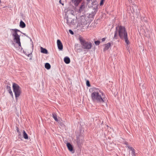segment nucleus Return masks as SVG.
I'll use <instances>...</instances> for the list:
<instances>
[{"label":"nucleus","instance_id":"nucleus-10","mask_svg":"<svg viewBox=\"0 0 156 156\" xmlns=\"http://www.w3.org/2000/svg\"><path fill=\"white\" fill-rule=\"evenodd\" d=\"M66 145L69 150L72 152V153H74L73 148L72 145L69 143H67L66 144Z\"/></svg>","mask_w":156,"mask_h":156},{"label":"nucleus","instance_id":"nucleus-25","mask_svg":"<svg viewBox=\"0 0 156 156\" xmlns=\"http://www.w3.org/2000/svg\"><path fill=\"white\" fill-rule=\"evenodd\" d=\"M86 84L87 86L88 87H90V86L89 81L88 80H87L86 81Z\"/></svg>","mask_w":156,"mask_h":156},{"label":"nucleus","instance_id":"nucleus-31","mask_svg":"<svg viewBox=\"0 0 156 156\" xmlns=\"http://www.w3.org/2000/svg\"><path fill=\"white\" fill-rule=\"evenodd\" d=\"M16 130L18 132H19V129L18 128H17Z\"/></svg>","mask_w":156,"mask_h":156},{"label":"nucleus","instance_id":"nucleus-21","mask_svg":"<svg viewBox=\"0 0 156 156\" xmlns=\"http://www.w3.org/2000/svg\"><path fill=\"white\" fill-rule=\"evenodd\" d=\"M52 116H53V118L56 121V122L58 121V120L57 118V116L55 113H53Z\"/></svg>","mask_w":156,"mask_h":156},{"label":"nucleus","instance_id":"nucleus-33","mask_svg":"<svg viewBox=\"0 0 156 156\" xmlns=\"http://www.w3.org/2000/svg\"><path fill=\"white\" fill-rule=\"evenodd\" d=\"M1 3V0H0V4Z\"/></svg>","mask_w":156,"mask_h":156},{"label":"nucleus","instance_id":"nucleus-2","mask_svg":"<svg viewBox=\"0 0 156 156\" xmlns=\"http://www.w3.org/2000/svg\"><path fill=\"white\" fill-rule=\"evenodd\" d=\"M65 13V18L66 23L70 26H72L75 24L76 21L73 15L74 11L69 8L65 9L64 10Z\"/></svg>","mask_w":156,"mask_h":156},{"label":"nucleus","instance_id":"nucleus-23","mask_svg":"<svg viewBox=\"0 0 156 156\" xmlns=\"http://www.w3.org/2000/svg\"><path fill=\"white\" fill-rule=\"evenodd\" d=\"M118 27H116V30L115 32V34H114V38H115V39H117L116 37H117V36L118 32Z\"/></svg>","mask_w":156,"mask_h":156},{"label":"nucleus","instance_id":"nucleus-6","mask_svg":"<svg viewBox=\"0 0 156 156\" xmlns=\"http://www.w3.org/2000/svg\"><path fill=\"white\" fill-rule=\"evenodd\" d=\"M88 27L87 22L85 19H82L77 25V27L79 28L78 29L82 31L86 30Z\"/></svg>","mask_w":156,"mask_h":156},{"label":"nucleus","instance_id":"nucleus-3","mask_svg":"<svg viewBox=\"0 0 156 156\" xmlns=\"http://www.w3.org/2000/svg\"><path fill=\"white\" fill-rule=\"evenodd\" d=\"M119 35L121 39L125 41L127 44H129L127 37V33L125 27L122 26H120L117 27Z\"/></svg>","mask_w":156,"mask_h":156},{"label":"nucleus","instance_id":"nucleus-1","mask_svg":"<svg viewBox=\"0 0 156 156\" xmlns=\"http://www.w3.org/2000/svg\"><path fill=\"white\" fill-rule=\"evenodd\" d=\"M92 100L94 101L103 103L105 102V95L103 92L99 89L93 88L91 95Z\"/></svg>","mask_w":156,"mask_h":156},{"label":"nucleus","instance_id":"nucleus-20","mask_svg":"<svg viewBox=\"0 0 156 156\" xmlns=\"http://www.w3.org/2000/svg\"><path fill=\"white\" fill-rule=\"evenodd\" d=\"M85 8V5L84 3H82L79 9L80 12H81Z\"/></svg>","mask_w":156,"mask_h":156},{"label":"nucleus","instance_id":"nucleus-4","mask_svg":"<svg viewBox=\"0 0 156 156\" xmlns=\"http://www.w3.org/2000/svg\"><path fill=\"white\" fill-rule=\"evenodd\" d=\"M10 30L11 32L14 41L18 45L19 48H21V49H22V48H21L20 42V36L17 34L18 32L20 31V30L16 29H10Z\"/></svg>","mask_w":156,"mask_h":156},{"label":"nucleus","instance_id":"nucleus-5","mask_svg":"<svg viewBox=\"0 0 156 156\" xmlns=\"http://www.w3.org/2000/svg\"><path fill=\"white\" fill-rule=\"evenodd\" d=\"M79 40L80 43L81 48L83 49L88 50L91 48L92 44L90 42L86 41L81 37H79Z\"/></svg>","mask_w":156,"mask_h":156},{"label":"nucleus","instance_id":"nucleus-29","mask_svg":"<svg viewBox=\"0 0 156 156\" xmlns=\"http://www.w3.org/2000/svg\"><path fill=\"white\" fill-rule=\"evenodd\" d=\"M103 4V0H102L101 2H100V4L101 5H102Z\"/></svg>","mask_w":156,"mask_h":156},{"label":"nucleus","instance_id":"nucleus-15","mask_svg":"<svg viewBox=\"0 0 156 156\" xmlns=\"http://www.w3.org/2000/svg\"><path fill=\"white\" fill-rule=\"evenodd\" d=\"M64 61L67 64H69L70 62V59L69 57H66L64 58Z\"/></svg>","mask_w":156,"mask_h":156},{"label":"nucleus","instance_id":"nucleus-27","mask_svg":"<svg viewBox=\"0 0 156 156\" xmlns=\"http://www.w3.org/2000/svg\"><path fill=\"white\" fill-rule=\"evenodd\" d=\"M106 39V38L105 37L102 38L101 39L102 42L104 41Z\"/></svg>","mask_w":156,"mask_h":156},{"label":"nucleus","instance_id":"nucleus-9","mask_svg":"<svg viewBox=\"0 0 156 156\" xmlns=\"http://www.w3.org/2000/svg\"><path fill=\"white\" fill-rule=\"evenodd\" d=\"M57 44L58 49L60 50H62L63 49V45L62 42L59 40H57Z\"/></svg>","mask_w":156,"mask_h":156},{"label":"nucleus","instance_id":"nucleus-22","mask_svg":"<svg viewBox=\"0 0 156 156\" xmlns=\"http://www.w3.org/2000/svg\"><path fill=\"white\" fill-rule=\"evenodd\" d=\"M131 8L133 9V12H135L137 11V7L134 5V6H133L132 7H131Z\"/></svg>","mask_w":156,"mask_h":156},{"label":"nucleus","instance_id":"nucleus-7","mask_svg":"<svg viewBox=\"0 0 156 156\" xmlns=\"http://www.w3.org/2000/svg\"><path fill=\"white\" fill-rule=\"evenodd\" d=\"M12 88L16 100L17 101V98L20 96L21 93V89L18 84L15 83H13Z\"/></svg>","mask_w":156,"mask_h":156},{"label":"nucleus","instance_id":"nucleus-30","mask_svg":"<svg viewBox=\"0 0 156 156\" xmlns=\"http://www.w3.org/2000/svg\"><path fill=\"white\" fill-rule=\"evenodd\" d=\"M59 2L60 4H61L63 5H64V4L61 2V0H59Z\"/></svg>","mask_w":156,"mask_h":156},{"label":"nucleus","instance_id":"nucleus-11","mask_svg":"<svg viewBox=\"0 0 156 156\" xmlns=\"http://www.w3.org/2000/svg\"><path fill=\"white\" fill-rule=\"evenodd\" d=\"M105 47L104 49V51L108 50L111 46V43H108L105 44Z\"/></svg>","mask_w":156,"mask_h":156},{"label":"nucleus","instance_id":"nucleus-34","mask_svg":"<svg viewBox=\"0 0 156 156\" xmlns=\"http://www.w3.org/2000/svg\"><path fill=\"white\" fill-rule=\"evenodd\" d=\"M141 84H140V86H141Z\"/></svg>","mask_w":156,"mask_h":156},{"label":"nucleus","instance_id":"nucleus-16","mask_svg":"<svg viewBox=\"0 0 156 156\" xmlns=\"http://www.w3.org/2000/svg\"><path fill=\"white\" fill-rule=\"evenodd\" d=\"M82 0H72V1H74V4L75 6H77L79 3L82 1Z\"/></svg>","mask_w":156,"mask_h":156},{"label":"nucleus","instance_id":"nucleus-26","mask_svg":"<svg viewBox=\"0 0 156 156\" xmlns=\"http://www.w3.org/2000/svg\"><path fill=\"white\" fill-rule=\"evenodd\" d=\"M69 31L71 34L73 35L74 34L73 32L71 30H69Z\"/></svg>","mask_w":156,"mask_h":156},{"label":"nucleus","instance_id":"nucleus-24","mask_svg":"<svg viewBox=\"0 0 156 156\" xmlns=\"http://www.w3.org/2000/svg\"><path fill=\"white\" fill-rule=\"evenodd\" d=\"M100 42L99 41H97L94 42L95 44L96 45H98L100 44Z\"/></svg>","mask_w":156,"mask_h":156},{"label":"nucleus","instance_id":"nucleus-19","mask_svg":"<svg viewBox=\"0 0 156 156\" xmlns=\"http://www.w3.org/2000/svg\"><path fill=\"white\" fill-rule=\"evenodd\" d=\"M45 67L47 69H49L51 68V66L49 63H46L45 65Z\"/></svg>","mask_w":156,"mask_h":156},{"label":"nucleus","instance_id":"nucleus-12","mask_svg":"<svg viewBox=\"0 0 156 156\" xmlns=\"http://www.w3.org/2000/svg\"><path fill=\"white\" fill-rule=\"evenodd\" d=\"M6 88L8 91L9 92V94H10L12 97V98H13V95L12 92V91L11 90V87L9 86H7L6 87Z\"/></svg>","mask_w":156,"mask_h":156},{"label":"nucleus","instance_id":"nucleus-8","mask_svg":"<svg viewBox=\"0 0 156 156\" xmlns=\"http://www.w3.org/2000/svg\"><path fill=\"white\" fill-rule=\"evenodd\" d=\"M92 7L94 8V11L92 12L90 14V16L91 17H93L96 13L98 10V5L96 2H94L92 3Z\"/></svg>","mask_w":156,"mask_h":156},{"label":"nucleus","instance_id":"nucleus-32","mask_svg":"<svg viewBox=\"0 0 156 156\" xmlns=\"http://www.w3.org/2000/svg\"><path fill=\"white\" fill-rule=\"evenodd\" d=\"M90 0H87V1L88 2H90Z\"/></svg>","mask_w":156,"mask_h":156},{"label":"nucleus","instance_id":"nucleus-28","mask_svg":"<svg viewBox=\"0 0 156 156\" xmlns=\"http://www.w3.org/2000/svg\"><path fill=\"white\" fill-rule=\"evenodd\" d=\"M77 143L78 146L80 145V143L78 140L77 141Z\"/></svg>","mask_w":156,"mask_h":156},{"label":"nucleus","instance_id":"nucleus-17","mask_svg":"<svg viewBox=\"0 0 156 156\" xmlns=\"http://www.w3.org/2000/svg\"><path fill=\"white\" fill-rule=\"evenodd\" d=\"M20 26L21 28H24L25 27L26 24L23 21L21 20L20 22Z\"/></svg>","mask_w":156,"mask_h":156},{"label":"nucleus","instance_id":"nucleus-13","mask_svg":"<svg viewBox=\"0 0 156 156\" xmlns=\"http://www.w3.org/2000/svg\"><path fill=\"white\" fill-rule=\"evenodd\" d=\"M126 145L128 148L132 151V154L133 155V156H135V152L134 149L132 147L129 146L127 144H126Z\"/></svg>","mask_w":156,"mask_h":156},{"label":"nucleus","instance_id":"nucleus-14","mask_svg":"<svg viewBox=\"0 0 156 156\" xmlns=\"http://www.w3.org/2000/svg\"><path fill=\"white\" fill-rule=\"evenodd\" d=\"M41 53L44 54H48V53L47 50L42 47H41Z\"/></svg>","mask_w":156,"mask_h":156},{"label":"nucleus","instance_id":"nucleus-18","mask_svg":"<svg viewBox=\"0 0 156 156\" xmlns=\"http://www.w3.org/2000/svg\"><path fill=\"white\" fill-rule=\"evenodd\" d=\"M23 136L24 139H28V136L27 134L26 133L24 130L23 131Z\"/></svg>","mask_w":156,"mask_h":156}]
</instances>
